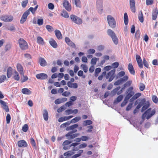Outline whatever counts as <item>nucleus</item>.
Returning a JSON list of instances; mask_svg holds the SVG:
<instances>
[{
  "label": "nucleus",
  "instance_id": "nucleus-64",
  "mask_svg": "<svg viewBox=\"0 0 158 158\" xmlns=\"http://www.w3.org/2000/svg\"><path fill=\"white\" fill-rule=\"evenodd\" d=\"M153 1L154 0H146V4L148 6L152 5Z\"/></svg>",
  "mask_w": 158,
  "mask_h": 158
},
{
  "label": "nucleus",
  "instance_id": "nucleus-25",
  "mask_svg": "<svg viewBox=\"0 0 158 158\" xmlns=\"http://www.w3.org/2000/svg\"><path fill=\"white\" fill-rule=\"evenodd\" d=\"M73 4L75 5L77 7L81 6V2L80 0H72Z\"/></svg>",
  "mask_w": 158,
  "mask_h": 158
},
{
  "label": "nucleus",
  "instance_id": "nucleus-5",
  "mask_svg": "<svg viewBox=\"0 0 158 158\" xmlns=\"http://www.w3.org/2000/svg\"><path fill=\"white\" fill-rule=\"evenodd\" d=\"M115 72V69H114L111 70L106 75V79H108L109 78L108 80L109 82L111 81L114 79V74Z\"/></svg>",
  "mask_w": 158,
  "mask_h": 158
},
{
  "label": "nucleus",
  "instance_id": "nucleus-4",
  "mask_svg": "<svg viewBox=\"0 0 158 158\" xmlns=\"http://www.w3.org/2000/svg\"><path fill=\"white\" fill-rule=\"evenodd\" d=\"M19 43L20 48L22 50H25L28 48L27 42L23 39L20 38L19 40Z\"/></svg>",
  "mask_w": 158,
  "mask_h": 158
},
{
  "label": "nucleus",
  "instance_id": "nucleus-16",
  "mask_svg": "<svg viewBox=\"0 0 158 158\" xmlns=\"http://www.w3.org/2000/svg\"><path fill=\"white\" fill-rule=\"evenodd\" d=\"M158 14V10L157 8H155L153 10L152 12V18L153 20H155L157 17Z\"/></svg>",
  "mask_w": 158,
  "mask_h": 158
},
{
  "label": "nucleus",
  "instance_id": "nucleus-23",
  "mask_svg": "<svg viewBox=\"0 0 158 158\" xmlns=\"http://www.w3.org/2000/svg\"><path fill=\"white\" fill-rule=\"evenodd\" d=\"M17 68L18 71L19 72L20 74L23 75V70L22 66L19 64L17 65Z\"/></svg>",
  "mask_w": 158,
  "mask_h": 158
},
{
  "label": "nucleus",
  "instance_id": "nucleus-9",
  "mask_svg": "<svg viewBox=\"0 0 158 158\" xmlns=\"http://www.w3.org/2000/svg\"><path fill=\"white\" fill-rule=\"evenodd\" d=\"M65 40L66 43L69 46L73 48H75V44L74 43L71 41L69 38L68 37H66L65 38Z\"/></svg>",
  "mask_w": 158,
  "mask_h": 158
},
{
  "label": "nucleus",
  "instance_id": "nucleus-52",
  "mask_svg": "<svg viewBox=\"0 0 158 158\" xmlns=\"http://www.w3.org/2000/svg\"><path fill=\"white\" fill-rule=\"evenodd\" d=\"M152 100L153 102L155 103H157L158 101V98L155 95H153L152 96Z\"/></svg>",
  "mask_w": 158,
  "mask_h": 158
},
{
  "label": "nucleus",
  "instance_id": "nucleus-51",
  "mask_svg": "<svg viewBox=\"0 0 158 158\" xmlns=\"http://www.w3.org/2000/svg\"><path fill=\"white\" fill-rule=\"evenodd\" d=\"M97 59L99 60V59L95 57L93 58L91 60V64L93 65H95L96 63Z\"/></svg>",
  "mask_w": 158,
  "mask_h": 158
},
{
  "label": "nucleus",
  "instance_id": "nucleus-43",
  "mask_svg": "<svg viewBox=\"0 0 158 158\" xmlns=\"http://www.w3.org/2000/svg\"><path fill=\"white\" fill-rule=\"evenodd\" d=\"M83 72L81 70L79 71L77 73V75L79 76L82 77L83 78H85V75H84Z\"/></svg>",
  "mask_w": 158,
  "mask_h": 158
},
{
  "label": "nucleus",
  "instance_id": "nucleus-41",
  "mask_svg": "<svg viewBox=\"0 0 158 158\" xmlns=\"http://www.w3.org/2000/svg\"><path fill=\"white\" fill-rule=\"evenodd\" d=\"M81 66L84 72H87L88 70V68L86 65L85 64H81Z\"/></svg>",
  "mask_w": 158,
  "mask_h": 158
},
{
  "label": "nucleus",
  "instance_id": "nucleus-1",
  "mask_svg": "<svg viewBox=\"0 0 158 158\" xmlns=\"http://www.w3.org/2000/svg\"><path fill=\"white\" fill-rule=\"evenodd\" d=\"M156 113L155 110H152V108H150L146 110L143 114L142 118L143 119H144L145 118L148 119L154 115Z\"/></svg>",
  "mask_w": 158,
  "mask_h": 158
},
{
  "label": "nucleus",
  "instance_id": "nucleus-37",
  "mask_svg": "<svg viewBox=\"0 0 158 158\" xmlns=\"http://www.w3.org/2000/svg\"><path fill=\"white\" fill-rule=\"evenodd\" d=\"M38 5H37L35 7L33 8L32 7H30L29 9H28V10H29V11H31V12L33 14H34V13H35V11H36V10H37V8H38Z\"/></svg>",
  "mask_w": 158,
  "mask_h": 158
},
{
  "label": "nucleus",
  "instance_id": "nucleus-53",
  "mask_svg": "<svg viewBox=\"0 0 158 158\" xmlns=\"http://www.w3.org/2000/svg\"><path fill=\"white\" fill-rule=\"evenodd\" d=\"M128 77L127 76H123V77L120 78V79L123 83V82L126 81L128 80Z\"/></svg>",
  "mask_w": 158,
  "mask_h": 158
},
{
  "label": "nucleus",
  "instance_id": "nucleus-45",
  "mask_svg": "<svg viewBox=\"0 0 158 158\" xmlns=\"http://www.w3.org/2000/svg\"><path fill=\"white\" fill-rule=\"evenodd\" d=\"M28 128V126L27 124H24L22 130L23 132H26Z\"/></svg>",
  "mask_w": 158,
  "mask_h": 158
},
{
  "label": "nucleus",
  "instance_id": "nucleus-3",
  "mask_svg": "<svg viewBox=\"0 0 158 158\" xmlns=\"http://www.w3.org/2000/svg\"><path fill=\"white\" fill-rule=\"evenodd\" d=\"M70 18L72 21L77 24H81L82 23V20L80 18L73 15L70 16Z\"/></svg>",
  "mask_w": 158,
  "mask_h": 158
},
{
  "label": "nucleus",
  "instance_id": "nucleus-29",
  "mask_svg": "<svg viewBox=\"0 0 158 158\" xmlns=\"http://www.w3.org/2000/svg\"><path fill=\"white\" fill-rule=\"evenodd\" d=\"M43 116L44 120L45 121H47L48 120V113L46 109H44V110Z\"/></svg>",
  "mask_w": 158,
  "mask_h": 158
},
{
  "label": "nucleus",
  "instance_id": "nucleus-56",
  "mask_svg": "<svg viewBox=\"0 0 158 158\" xmlns=\"http://www.w3.org/2000/svg\"><path fill=\"white\" fill-rule=\"evenodd\" d=\"M65 109V108L64 106H62L60 107V108H58L57 110V112L59 113L61 112L62 111L64 110Z\"/></svg>",
  "mask_w": 158,
  "mask_h": 158
},
{
  "label": "nucleus",
  "instance_id": "nucleus-50",
  "mask_svg": "<svg viewBox=\"0 0 158 158\" xmlns=\"http://www.w3.org/2000/svg\"><path fill=\"white\" fill-rule=\"evenodd\" d=\"M140 33L139 30L136 31L135 33V37L137 39H139L140 36Z\"/></svg>",
  "mask_w": 158,
  "mask_h": 158
},
{
  "label": "nucleus",
  "instance_id": "nucleus-8",
  "mask_svg": "<svg viewBox=\"0 0 158 158\" xmlns=\"http://www.w3.org/2000/svg\"><path fill=\"white\" fill-rule=\"evenodd\" d=\"M63 5L65 9L68 11H70L71 10V5L69 4V2L66 0H64Z\"/></svg>",
  "mask_w": 158,
  "mask_h": 158
},
{
  "label": "nucleus",
  "instance_id": "nucleus-35",
  "mask_svg": "<svg viewBox=\"0 0 158 158\" xmlns=\"http://www.w3.org/2000/svg\"><path fill=\"white\" fill-rule=\"evenodd\" d=\"M81 119V117H76L71 120L70 123H75L79 121Z\"/></svg>",
  "mask_w": 158,
  "mask_h": 158
},
{
  "label": "nucleus",
  "instance_id": "nucleus-24",
  "mask_svg": "<svg viewBox=\"0 0 158 158\" xmlns=\"http://www.w3.org/2000/svg\"><path fill=\"white\" fill-rule=\"evenodd\" d=\"M22 92L24 94L30 95L31 93V92L28 89L24 88L22 89Z\"/></svg>",
  "mask_w": 158,
  "mask_h": 158
},
{
  "label": "nucleus",
  "instance_id": "nucleus-30",
  "mask_svg": "<svg viewBox=\"0 0 158 158\" xmlns=\"http://www.w3.org/2000/svg\"><path fill=\"white\" fill-rule=\"evenodd\" d=\"M138 18L140 22L143 23V22L144 18L142 11H140L139 12L138 15Z\"/></svg>",
  "mask_w": 158,
  "mask_h": 158
},
{
  "label": "nucleus",
  "instance_id": "nucleus-57",
  "mask_svg": "<svg viewBox=\"0 0 158 158\" xmlns=\"http://www.w3.org/2000/svg\"><path fill=\"white\" fill-rule=\"evenodd\" d=\"M131 81H129L127 82L124 85V87L125 88L127 86H130L132 83Z\"/></svg>",
  "mask_w": 158,
  "mask_h": 158
},
{
  "label": "nucleus",
  "instance_id": "nucleus-40",
  "mask_svg": "<svg viewBox=\"0 0 158 158\" xmlns=\"http://www.w3.org/2000/svg\"><path fill=\"white\" fill-rule=\"evenodd\" d=\"M111 38L114 44H118V39L116 35L112 37Z\"/></svg>",
  "mask_w": 158,
  "mask_h": 158
},
{
  "label": "nucleus",
  "instance_id": "nucleus-47",
  "mask_svg": "<svg viewBox=\"0 0 158 158\" xmlns=\"http://www.w3.org/2000/svg\"><path fill=\"white\" fill-rule=\"evenodd\" d=\"M46 28L49 32H51L53 31V28L50 25H47L46 26Z\"/></svg>",
  "mask_w": 158,
  "mask_h": 158
},
{
  "label": "nucleus",
  "instance_id": "nucleus-33",
  "mask_svg": "<svg viewBox=\"0 0 158 158\" xmlns=\"http://www.w3.org/2000/svg\"><path fill=\"white\" fill-rule=\"evenodd\" d=\"M107 33L111 38L116 35L114 32L110 29H109L107 30Z\"/></svg>",
  "mask_w": 158,
  "mask_h": 158
},
{
  "label": "nucleus",
  "instance_id": "nucleus-46",
  "mask_svg": "<svg viewBox=\"0 0 158 158\" xmlns=\"http://www.w3.org/2000/svg\"><path fill=\"white\" fill-rule=\"evenodd\" d=\"M28 0H23L21 3L22 6L23 8L25 7L28 3Z\"/></svg>",
  "mask_w": 158,
  "mask_h": 158
},
{
  "label": "nucleus",
  "instance_id": "nucleus-13",
  "mask_svg": "<svg viewBox=\"0 0 158 158\" xmlns=\"http://www.w3.org/2000/svg\"><path fill=\"white\" fill-rule=\"evenodd\" d=\"M0 103L2 105V108L4 109L6 112L9 111L8 106L6 105V103L4 101L0 99Z\"/></svg>",
  "mask_w": 158,
  "mask_h": 158
},
{
  "label": "nucleus",
  "instance_id": "nucleus-34",
  "mask_svg": "<svg viewBox=\"0 0 158 158\" xmlns=\"http://www.w3.org/2000/svg\"><path fill=\"white\" fill-rule=\"evenodd\" d=\"M39 60L40 64L41 66H44L46 65V62L44 58H41Z\"/></svg>",
  "mask_w": 158,
  "mask_h": 158
},
{
  "label": "nucleus",
  "instance_id": "nucleus-22",
  "mask_svg": "<svg viewBox=\"0 0 158 158\" xmlns=\"http://www.w3.org/2000/svg\"><path fill=\"white\" fill-rule=\"evenodd\" d=\"M150 106V104L147 101L145 103L144 105L142 107L141 110V112H143L145 110L147 109Z\"/></svg>",
  "mask_w": 158,
  "mask_h": 158
},
{
  "label": "nucleus",
  "instance_id": "nucleus-15",
  "mask_svg": "<svg viewBox=\"0 0 158 158\" xmlns=\"http://www.w3.org/2000/svg\"><path fill=\"white\" fill-rule=\"evenodd\" d=\"M18 145L19 147H25L27 145L26 142L24 140H21L18 141Z\"/></svg>",
  "mask_w": 158,
  "mask_h": 158
},
{
  "label": "nucleus",
  "instance_id": "nucleus-62",
  "mask_svg": "<svg viewBox=\"0 0 158 158\" xmlns=\"http://www.w3.org/2000/svg\"><path fill=\"white\" fill-rule=\"evenodd\" d=\"M143 63L144 66L145 67L147 68H148L149 65L148 63L144 58L143 59Z\"/></svg>",
  "mask_w": 158,
  "mask_h": 158
},
{
  "label": "nucleus",
  "instance_id": "nucleus-14",
  "mask_svg": "<svg viewBox=\"0 0 158 158\" xmlns=\"http://www.w3.org/2000/svg\"><path fill=\"white\" fill-rule=\"evenodd\" d=\"M12 78L15 80L18 81L19 80L20 77L18 73L16 70H14L12 74Z\"/></svg>",
  "mask_w": 158,
  "mask_h": 158
},
{
  "label": "nucleus",
  "instance_id": "nucleus-10",
  "mask_svg": "<svg viewBox=\"0 0 158 158\" xmlns=\"http://www.w3.org/2000/svg\"><path fill=\"white\" fill-rule=\"evenodd\" d=\"M136 59L139 67L141 69L143 68L142 61L140 56L138 55H136Z\"/></svg>",
  "mask_w": 158,
  "mask_h": 158
},
{
  "label": "nucleus",
  "instance_id": "nucleus-59",
  "mask_svg": "<svg viewBox=\"0 0 158 158\" xmlns=\"http://www.w3.org/2000/svg\"><path fill=\"white\" fill-rule=\"evenodd\" d=\"M119 65V63L118 62H115L113 63L112 64V66L113 68L116 69L117 68Z\"/></svg>",
  "mask_w": 158,
  "mask_h": 158
},
{
  "label": "nucleus",
  "instance_id": "nucleus-2",
  "mask_svg": "<svg viewBox=\"0 0 158 158\" xmlns=\"http://www.w3.org/2000/svg\"><path fill=\"white\" fill-rule=\"evenodd\" d=\"M108 23L110 26L112 28H114L116 26V22L114 18L110 15L107 17Z\"/></svg>",
  "mask_w": 158,
  "mask_h": 158
},
{
  "label": "nucleus",
  "instance_id": "nucleus-60",
  "mask_svg": "<svg viewBox=\"0 0 158 158\" xmlns=\"http://www.w3.org/2000/svg\"><path fill=\"white\" fill-rule=\"evenodd\" d=\"M37 24L38 25L40 26L43 25V19H39L37 20Z\"/></svg>",
  "mask_w": 158,
  "mask_h": 158
},
{
  "label": "nucleus",
  "instance_id": "nucleus-44",
  "mask_svg": "<svg viewBox=\"0 0 158 158\" xmlns=\"http://www.w3.org/2000/svg\"><path fill=\"white\" fill-rule=\"evenodd\" d=\"M145 88V85L143 83H140L139 84V89L141 91H143Z\"/></svg>",
  "mask_w": 158,
  "mask_h": 158
},
{
  "label": "nucleus",
  "instance_id": "nucleus-6",
  "mask_svg": "<svg viewBox=\"0 0 158 158\" xmlns=\"http://www.w3.org/2000/svg\"><path fill=\"white\" fill-rule=\"evenodd\" d=\"M1 20L6 22H10L13 19V17L11 15H2L0 17Z\"/></svg>",
  "mask_w": 158,
  "mask_h": 158
},
{
  "label": "nucleus",
  "instance_id": "nucleus-54",
  "mask_svg": "<svg viewBox=\"0 0 158 158\" xmlns=\"http://www.w3.org/2000/svg\"><path fill=\"white\" fill-rule=\"evenodd\" d=\"M11 119V117L9 114H8L6 116V123L7 124L10 123Z\"/></svg>",
  "mask_w": 158,
  "mask_h": 158
},
{
  "label": "nucleus",
  "instance_id": "nucleus-19",
  "mask_svg": "<svg viewBox=\"0 0 158 158\" xmlns=\"http://www.w3.org/2000/svg\"><path fill=\"white\" fill-rule=\"evenodd\" d=\"M49 43L54 48H56L57 47V44L55 41L53 39H50L49 41Z\"/></svg>",
  "mask_w": 158,
  "mask_h": 158
},
{
  "label": "nucleus",
  "instance_id": "nucleus-18",
  "mask_svg": "<svg viewBox=\"0 0 158 158\" xmlns=\"http://www.w3.org/2000/svg\"><path fill=\"white\" fill-rule=\"evenodd\" d=\"M73 116H64L60 118L58 121L60 122H62L64 121L67 120L73 117Z\"/></svg>",
  "mask_w": 158,
  "mask_h": 158
},
{
  "label": "nucleus",
  "instance_id": "nucleus-63",
  "mask_svg": "<svg viewBox=\"0 0 158 158\" xmlns=\"http://www.w3.org/2000/svg\"><path fill=\"white\" fill-rule=\"evenodd\" d=\"M72 143V142L69 141V140H66L63 142L62 145L63 146L64 145H67Z\"/></svg>",
  "mask_w": 158,
  "mask_h": 158
},
{
  "label": "nucleus",
  "instance_id": "nucleus-58",
  "mask_svg": "<svg viewBox=\"0 0 158 158\" xmlns=\"http://www.w3.org/2000/svg\"><path fill=\"white\" fill-rule=\"evenodd\" d=\"M125 73L124 71H121L118 73L117 76L119 77H121L124 76Z\"/></svg>",
  "mask_w": 158,
  "mask_h": 158
},
{
  "label": "nucleus",
  "instance_id": "nucleus-27",
  "mask_svg": "<svg viewBox=\"0 0 158 158\" xmlns=\"http://www.w3.org/2000/svg\"><path fill=\"white\" fill-rule=\"evenodd\" d=\"M145 102V99L143 98L140 100V102L136 106V109H139L142 106H143Z\"/></svg>",
  "mask_w": 158,
  "mask_h": 158
},
{
  "label": "nucleus",
  "instance_id": "nucleus-36",
  "mask_svg": "<svg viewBox=\"0 0 158 158\" xmlns=\"http://www.w3.org/2000/svg\"><path fill=\"white\" fill-rule=\"evenodd\" d=\"M124 20L125 24V25L127 24L128 23V19L127 14L126 13H125L124 14Z\"/></svg>",
  "mask_w": 158,
  "mask_h": 158
},
{
  "label": "nucleus",
  "instance_id": "nucleus-7",
  "mask_svg": "<svg viewBox=\"0 0 158 158\" xmlns=\"http://www.w3.org/2000/svg\"><path fill=\"white\" fill-rule=\"evenodd\" d=\"M96 6L98 10L99 13L101 14L102 10V0H97Z\"/></svg>",
  "mask_w": 158,
  "mask_h": 158
},
{
  "label": "nucleus",
  "instance_id": "nucleus-42",
  "mask_svg": "<svg viewBox=\"0 0 158 158\" xmlns=\"http://www.w3.org/2000/svg\"><path fill=\"white\" fill-rule=\"evenodd\" d=\"M30 12L29 10H27L23 14L22 17L27 19V16L29 15Z\"/></svg>",
  "mask_w": 158,
  "mask_h": 158
},
{
  "label": "nucleus",
  "instance_id": "nucleus-39",
  "mask_svg": "<svg viewBox=\"0 0 158 158\" xmlns=\"http://www.w3.org/2000/svg\"><path fill=\"white\" fill-rule=\"evenodd\" d=\"M61 15L65 18H68L69 17L68 13L65 10L63 11L61 13Z\"/></svg>",
  "mask_w": 158,
  "mask_h": 158
},
{
  "label": "nucleus",
  "instance_id": "nucleus-55",
  "mask_svg": "<svg viewBox=\"0 0 158 158\" xmlns=\"http://www.w3.org/2000/svg\"><path fill=\"white\" fill-rule=\"evenodd\" d=\"M106 74V71L103 72L102 74L100 75L98 77V79L99 80H101L103 78L104 76Z\"/></svg>",
  "mask_w": 158,
  "mask_h": 158
},
{
  "label": "nucleus",
  "instance_id": "nucleus-38",
  "mask_svg": "<svg viewBox=\"0 0 158 158\" xmlns=\"http://www.w3.org/2000/svg\"><path fill=\"white\" fill-rule=\"evenodd\" d=\"M93 122L91 120H86L83 123V125L86 126L88 125H90L92 124Z\"/></svg>",
  "mask_w": 158,
  "mask_h": 158
},
{
  "label": "nucleus",
  "instance_id": "nucleus-12",
  "mask_svg": "<svg viewBox=\"0 0 158 158\" xmlns=\"http://www.w3.org/2000/svg\"><path fill=\"white\" fill-rule=\"evenodd\" d=\"M130 5L132 12L135 13V0H130Z\"/></svg>",
  "mask_w": 158,
  "mask_h": 158
},
{
  "label": "nucleus",
  "instance_id": "nucleus-17",
  "mask_svg": "<svg viewBox=\"0 0 158 158\" xmlns=\"http://www.w3.org/2000/svg\"><path fill=\"white\" fill-rule=\"evenodd\" d=\"M128 69L130 73L132 75L135 74V71L132 64L129 63L128 65Z\"/></svg>",
  "mask_w": 158,
  "mask_h": 158
},
{
  "label": "nucleus",
  "instance_id": "nucleus-21",
  "mask_svg": "<svg viewBox=\"0 0 158 158\" xmlns=\"http://www.w3.org/2000/svg\"><path fill=\"white\" fill-rule=\"evenodd\" d=\"M55 34L58 39H61L62 38V35L60 31L58 30H56L55 31Z\"/></svg>",
  "mask_w": 158,
  "mask_h": 158
},
{
  "label": "nucleus",
  "instance_id": "nucleus-31",
  "mask_svg": "<svg viewBox=\"0 0 158 158\" xmlns=\"http://www.w3.org/2000/svg\"><path fill=\"white\" fill-rule=\"evenodd\" d=\"M134 94V93L133 91L130 92L126 96L124 99L127 101Z\"/></svg>",
  "mask_w": 158,
  "mask_h": 158
},
{
  "label": "nucleus",
  "instance_id": "nucleus-48",
  "mask_svg": "<svg viewBox=\"0 0 158 158\" xmlns=\"http://www.w3.org/2000/svg\"><path fill=\"white\" fill-rule=\"evenodd\" d=\"M6 79V76L5 75H2L0 76V83L3 82Z\"/></svg>",
  "mask_w": 158,
  "mask_h": 158
},
{
  "label": "nucleus",
  "instance_id": "nucleus-61",
  "mask_svg": "<svg viewBox=\"0 0 158 158\" xmlns=\"http://www.w3.org/2000/svg\"><path fill=\"white\" fill-rule=\"evenodd\" d=\"M123 96L122 95H119L116 99V102H120L123 99Z\"/></svg>",
  "mask_w": 158,
  "mask_h": 158
},
{
  "label": "nucleus",
  "instance_id": "nucleus-32",
  "mask_svg": "<svg viewBox=\"0 0 158 158\" xmlns=\"http://www.w3.org/2000/svg\"><path fill=\"white\" fill-rule=\"evenodd\" d=\"M78 126V125L77 124H74L69 127L66 128V130L67 131L73 130L77 128Z\"/></svg>",
  "mask_w": 158,
  "mask_h": 158
},
{
  "label": "nucleus",
  "instance_id": "nucleus-20",
  "mask_svg": "<svg viewBox=\"0 0 158 158\" xmlns=\"http://www.w3.org/2000/svg\"><path fill=\"white\" fill-rule=\"evenodd\" d=\"M37 43L39 44L43 45H44V42L43 39L40 36H38L37 38Z\"/></svg>",
  "mask_w": 158,
  "mask_h": 158
},
{
  "label": "nucleus",
  "instance_id": "nucleus-26",
  "mask_svg": "<svg viewBox=\"0 0 158 158\" xmlns=\"http://www.w3.org/2000/svg\"><path fill=\"white\" fill-rule=\"evenodd\" d=\"M12 69L11 67H9L7 69V76L8 78H10L12 75Z\"/></svg>",
  "mask_w": 158,
  "mask_h": 158
},
{
  "label": "nucleus",
  "instance_id": "nucleus-28",
  "mask_svg": "<svg viewBox=\"0 0 158 158\" xmlns=\"http://www.w3.org/2000/svg\"><path fill=\"white\" fill-rule=\"evenodd\" d=\"M68 86L70 88H73L76 89L77 88L78 85L77 83H72L70 81H68L67 83Z\"/></svg>",
  "mask_w": 158,
  "mask_h": 158
},
{
  "label": "nucleus",
  "instance_id": "nucleus-49",
  "mask_svg": "<svg viewBox=\"0 0 158 158\" xmlns=\"http://www.w3.org/2000/svg\"><path fill=\"white\" fill-rule=\"evenodd\" d=\"M70 123H70V122H69V121L65 123H64L60 125V127H64V128L65 127L67 126H69L70 124Z\"/></svg>",
  "mask_w": 158,
  "mask_h": 158
},
{
  "label": "nucleus",
  "instance_id": "nucleus-11",
  "mask_svg": "<svg viewBox=\"0 0 158 158\" xmlns=\"http://www.w3.org/2000/svg\"><path fill=\"white\" fill-rule=\"evenodd\" d=\"M36 77L38 79L44 80L47 78L48 75L45 73H41L36 74Z\"/></svg>",
  "mask_w": 158,
  "mask_h": 158
}]
</instances>
